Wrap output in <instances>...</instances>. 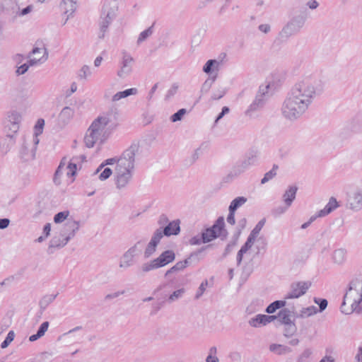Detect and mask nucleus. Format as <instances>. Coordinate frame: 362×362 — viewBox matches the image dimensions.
<instances>
[{
  "instance_id": "nucleus-1",
  "label": "nucleus",
  "mask_w": 362,
  "mask_h": 362,
  "mask_svg": "<svg viewBox=\"0 0 362 362\" xmlns=\"http://www.w3.org/2000/svg\"><path fill=\"white\" fill-rule=\"evenodd\" d=\"M139 142H133L119 156L105 160V163L114 165L113 177L115 185L122 189L130 182L135 166V157L139 151Z\"/></svg>"
},
{
  "instance_id": "nucleus-2",
  "label": "nucleus",
  "mask_w": 362,
  "mask_h": 362,
  "mask_svg": "<svg viewBox=\"0 0 362 362\" xmlns=\"http://www.w3.org/2000/svg\"><path fill=\"white\" fill-rule=\"evenodd\" d=\"M57 225L49 241V247H63L71 240L80 228V222L67 210L56 214L53 218Z\"/></svg>"
},
{
  "instance_id": "nucleus-3",
  "label": "nucleus",
  "mask_w": 362,
  "mask_h": 362,
  "mask_svg": "<svg viewBox=\"0 0 362 362\" xmlns=\"http://www.w3.org/2000/svg\"><path fill=\"white\" fill-rule=\"evenodd\" d=\"M325 83L313 78L311 75H304L290 90L308 107L315 98L324 90Z\"/></svg>"
},
{
  "instance_id": "nucleus-4",
  "label": "nucleus",
  "mask_w": 362,
  "mask_h": 362,
  "mask_svg": "<svg viewBox=\"0 0 362 362\" xmlns=\"http://www.w3.org/2000/svg\"><path fill=\"white\" fill-rule=\"evenodd\" d=\"M113 114L111 112H103L90 124L84 136V144L91 148L101 145L107 139L105 127L112 122Z\"/></svg>"
},
{
  "instance_id": "nucleus-5",
  "label": "nucleus",
  "mask_w": 362,
  "mask_h": 362,
  "mask_svg": "<svg viewBox=\"0 0 362 362\" xmlns=\"http://www.w3.org/2000/svg\"><path fill=\"white\" fill-rule=\"evenodd\" d=\"M83 155L64 157L60 162L54 175V182L59 185L67 186L75 180V175L78 168H81V163L85 160Z\"/></svg>"
},
{
  "instance_id": "nucleus-6",
  "label": "nucleus",
  "mask_w": 362,
  "mask_h": 362,
  "mask_svg": "<svg viewBox=\"0 0 362 362\" xmlns=\"http://www.w3.org/2000/svg\"><path fill=\"white\" fill-rule=\"evenodd\" d=\"M340 309L345 315L362 310V279H355L350 283Z\"/></svg>"
},
{
  "instance_id": "nucleus-7",
  "label": "nucleus",
  "mask_w": 362,
  "mask_h": 362,
  "mask_svg": "<svg viewBox=\"0 0 362 362\" xmlns=\"http://www.w3.org/2000/svg\"><path fill=\"white\" fill-rule=\"evenodd\" d=\"M308 108L290 91L282 103L281 112L285 119L294 121L300 118Z\"/></svg>"
},
{
  "instance_id": "nucleus-8",
  "label": "nucleus",
  "mask_w": 362,
  "mask_h": 362,
  "mask_svg": "<svg viewBox=\"0 0 362 362\" xmlns=\"http://www.w3.org/2000/svg\"><path fill=\"white\" fill-rule=\"evenodd\" d=\"M175 259V254L173 250H165L158 257L146 262L141 267L143 272H148L151 270L163 267Z\"/></svg>"
},
{
  "instance_id": "nucleus-9",
  "label": "nucleus",
  "mask_w": 362,
  "mask_h": 362,
  "mask_svg": "<svg viewBox=\"0 0 362 362\" xmlns=\"http://www.w3.org/2000/svg\"><path fill=\"white\" fill-rule=\"evenodd\" d=\"M255 243L247 239L245 243L242 246L237 255V262L240 264L242 262L249 263L259 253V250L255 245Z\"/></svg>"
},
{
  "instance_id": "nucleus-10",
  "label": "nucleus",
  "mask_w": 362,
  "mask_h": 362,
  "mask_svg": "<svg viewBox=\"0 0 362 362\" xmlns=\"http://www.w3.org/2000/svg\"><path fill=\"white\" fill-rule=\"evenodd\" d=\"M135 59L133 56L126 52H122L120 61V66L117 71V76L119 79H125L129 76L134 70Z\"/></svg>"
},
{
  "instance_id": "nucleus-11",
  "label": "nucleus",
  "mask_w": 362,
  "mask_h": 362,
  "mask_svg": "<svg viewBox=\"0 0 362 362\" xmlns=\"http://www.w3.org/2000/svg\"><path fill=\"white\" fill-rule=\"evenodd\" d=\"M282 84L280 76L272 74L267 77L264 81L260 85L259 92L265 96L273 94Z\"/></svg>"
},
{
  "instance_id": "nucleus-12",
  "label": "nucleus",
  "mask_w": 362,
  "mask_h": 362,
  "mask_svg": "<svg viewBox=\"0 0 362 362\" xmlns=\"http://www.w3.org/2000/svg\"><path fill=\"white\" fill-rule=\"evenodd\" d=\"M226 234L224 219L221 217L216 221L211 228L206 229L203 233L202 238L204 243H209L218 237L226 236Z\"/></svg>"
},
{
  "instance_id": "nucleus-13",
  "label": "nucleus",
  "mask_w": 362,
  "mask_h": 362,
  "mask_svg": "<svg viewBox=\"0 0 362 362\" xmlns=\"http://www.w3.org/2000/svg\"><path fill=\"white\" fill-rule=\"evenodd\" d=\"M226 234L224 219L221 217L216 221L211 228L206 229L203 233L202 238L204 243H209L218 237L226 236Z\"/></svg>"
},
{
  "instance_id": "nucleus-14",
  "label": "nucleus",
  "mask_w": 362,
  "mask_h": 362,
  "mask_svg": "<svg viewBox=\"0 0 362 362\" xmlns=\"http://www.w3.org/2000/svg\"><path fill=\"white\" fill-rule=\"evenodd\" d=\"M118 11V5L116 1H108L103 6L100 25L103 28H107L115 18Z\"/></svg>"
},
{
  "instance_id": "nucleus-15",
  "label": "nucleus",
  "mask_w": 362,
  "mask_h": 362,
  "mask_svg": "<svg viewBox=\"0 0 362 362\" xmlns=\"http://www.w3.org/2000/svg\"><path fill=\"white\" fill-rule=\"evenodd\" d=\"M310 286L311 284L309 281L293 282L291 284L289 291L284 296V299L287 301L291 299L299 298L307 293Z\"/></svg>"
},
{
  "instance_id": "nucleus-16",
  "label": "nucleus",
  "mask_w": 362,
  "mask_h": 362,
  "mask_svg": "<svg viewBox=\"0 0 362 362\" xmlns=\"http://www.w3.org/2000/svg\"><path fill=\"white\" fill-rule=\"evenodd\" d=\"M38 143V138H33L31 140L25 141L20 150V156L23 161L28 162L35 158Z\"/></svg>"
},
{
  "instance_id": "nucleus-17",
  "label": "nucleus",
  "mask_w": 362,
  "mask_h": 362,
  "mask_svg": "<svg viewBox=\"0 0 362 362\" xmlns=\"http://www.w3.org/2000/svg\"><path fill=\"white\" fill-rule=\"evenodd\" d=\"M22 121L21 113L13 111L9 113L5 125L6 134L13 135V137L18 132Z\"/></svg>"
},
{
  "instance_id": "nucleus-18",
  "label": "nucleus",
  "mask_w": 362,
  "mask_h": 362,
  "mask_svg": "<svg viewBox=\"0 0 362 362\" xmlns=\"http://www.w3.org/2000/svg\"><path fill=\"white\" fill-rule=\"evenodd\" d=\"M163 238V231L161 228L157 229L153 236L151 237L150 241L147 244L144 252V257L145 259H148L151 257L156 251L157 246L159 244L161 238Z\"/></svg>"
},
{
  "instance_id": "nucleus-19",
  "label": "nucleus",
  "mask_w": 362,
  "mask_h": 362,
  "mask_svg": "<svg viewBox=\"0 0 362 362\" xmlns=\"http://www.w3.org/2000/svg\"><path fill=\"white\" fill-rule=\"evenodd\" d=\"M75 117V109L70 106H64L57 115V124L60 127L69 124Z\"/></svg>"
},
{
  "instance_id": "nucleus-20",
  "label": "nucleus",
  "mask_w": 362,
  "mask_h": 362,
  "mask_svg": "<svg viewBox=\"0 0 362 362\" xmlns=\"http://www.w3.org/2000/svg\"><path fill=\"white\" fill-rule=\"evenodd\" d=\"M276 319V315H257L248 320V325L254 328H259L274 322Z\"/></svg>"
},
{
  "instance_id": "nucleus-21",
  "label": "nucleus",
  "mask_w": 362,
  "mask_h": 362,
  "mask_svg": "<svg viewBox=\"0 0 362 362\" xmlns=\"http://www.w3.org/2000/svg\"><path fill=\"white\" fill-rule=\"evenodd\" d=\"M47 60V50L45 47H35L28 57V63L30 66L42 64Z\"/></svg>"
},
{
  "instance_id": "nucleus-22",
  "label": "nucleus",
  "mask_w": 362,
  "mask_h": 362,
  "mask_svg": "<svg viewBox=\"0 0 362 362\" xmlns=\"http://www.w3.org/2000/svg\"><path fill=\"white\" fill-rule=\"evenodd\" d=\"M348 209L358 211L362 209V192L360 191H355L351 192L348 197L347 200Z\"/></svg>"
},
{
  "instance_id": "nucleus-23",
  "label": "nucleus",
  "mask_w": 362,
  "mask_h": 362,
  "mask_svg": "<svg viewBox=\"0 0 362 362\" xmlns=\"http://www.w3.org/2000/svg\"><path fill=\"white\" fill-rule=\"evenodd\" d=\"M105 160L101 163L98 168L94 171L93 175L100 181H105L113 175L112 170L107 167Z\"/></svg>"
},
{
  "instance_id": "nucleus-24",
  "label": "nucleus",
  "mask_w": 362,
  "mask_h": 362,
  "mask_svg": "<svg viewBox=\"0 0 362 362\" xmlns=\"http://www.w3.org/2000/svg\"><path fill=\"white\" fill-rule=\"evenodd\" d=\"M265 103V95L261 94L259 91L254 100L246 110L247 115L252 116V114L263 107Z\"/></svg>"
},
{
  "instance_id": "nucleus-25",
  "label": "nucleus",
  "mask_w": 362,
  "mask_h": 362,
  "mask_svg": "<svg viewBox=\"0 0 362 362\" xmlns=\"http://www.w3.org/2000/svg\"><path fill=\"white\" fill-rule=\"evenodd\" d=\"M139 90L136 88H131L124 90L115 93L110 99L112 103H117L119 100L127 98L129 96L136 95Z\"/></svg>"
},
{
  "instance_id": "nucleus-26",
  "label": "nucleus",
  "mask_w": 362,
  "mask_h": 362,
  "mask_svg": "<svg viewBox=\"0 0 362 362\" xmlns=\"http://www.w3.org/2000/svg\"><path fill=\"white\" fill-rule=\"evenodd\" d=\"M256 163V159L254 157H248L243 160L239 165L234 167L233 173L235 175H239L244 173L250 166L254 165Z\"/></svg>"
},
{
  "instance_id": "nucleus-27",
  "label": "nucleus",
  "mask_w": 362,
  "mask_h": 362,
  "mask_svg": "<svg viewBox=\"0 0 362 362\" xmlns=\"http://www.w3.org/2000/svg\"><path fill=\"white\" fill-rule=\"evenodd\" d=\"M60 7L66 16V21L72 16L76 9V2L75 0H63Z\"/></svg>"
},
{
  "instance_id": "nucleus-28",
  "label": "nucleus",
  "mask_w": 362,
  "mask_h": 362,
  "mask_svg": "<svg viewBox=\"0 0 362 362\" xmlns=\"http://www.w3.org/2000/svg\"><path fill=\"white\" fill-rule=\"evenodd\" d=\"M347 251L344 248L335 250L332 255V261L336 264L341 266L346 261Z\"/></svg>"
},
{
  "instance_id": "nucleus-29",
  "label": "nucleus",
  "mask_w": 362,
  "mask_h": 362,
  "mask_svg": "<svg viewBox=\"0 0 362 362\" xmlns=\"http://www.w3.org/2000/svg\"><path fill=\"white\" fill-rule=\"evenodd\" d=\"M269 349L271 352L279 356L288 354L291 352V349L287 346L279 344H272L269 345Z\"/></svg>"
},
{
  "instance_id": "nucleus-30",
  "label": "nucleus",
  "mask_w": 362,
  "mask_h": 362,
  "mask_svg": "<svg viewBox=\"0 0 362 362\" xmlns=\"http://www.w3.org/2000/svg\"><path fill=\"white\" fill-rule=\"evenodd\" d=\"M221 62L216 59L208 60L203 67V71L207 74L217 72L220 68Z\"/></svg>"
},
{
  "instance_id": "nucleus-31",
  "label": "nucleus",
  "mask_w": 362,
  "mask_h": 362,
  "mask_svg": "<svg viewBox=\"0 0 362 362\" xmlns=\"http://www.w3.org/2000/svg\"><path fill=\"white\" fill-rule=\"evenodd\" d=\"M14 144L13 135L6 134V137L0 141V151L2 153H7Z\"/></svg>"
},
{
  "instance_id": "nucleus-32",
  "label": "nucleus",
  "mask_w": 362,
  "mask_h": 362,
  "mask_svg": "<svg viewBox=\"0 0 362 362\" xmlns=\"http://www.w3.org/2000/svg\"><path fill=\"white\" fill-rule=\"evenodd\" d=\"M297 188L295 187H290L283 195V201L284 205L287 207H290L296 199Z\"/></svg>"
},
{
  "instance_id": "nucleus-33",
  "label": "nucleus",
  "mask_w": 362,
  "mask_h": 362,
  "mask_svg": "<svg viewBox=\"0 0 362 362\" xmlns=\"http://www.w3.org/2000/svg\"><path fill=\"white\" fill-rule=\"evenodd\" d=\"M180 221L178 220L170 222L163 231V235L170 236L177 235L180 232Z\"/></svg>"
},
{
  "instance_id": "nucleus-34",
  "label": "nucleus",
  "mask_w": 362,
  "mask_h": 362,
  "mask_svg": "<svg viewBox=\"0 0 362 362\" xmlns=\"http://www.w3.org/2000/svg\"><path fill=\"white\" fill-rule=\"evenodd\" d=\"M265 220L262 219L259 221L257 225L255 226V228L252 229L251 233H250L247 240L250 241H252L254 243H256L259 238L260 231L262 229L263 226H264Z\"/></svg>"
},
{
  "instance_id": "nucleus-35",
  "label": "nucleus",
  "mask_w": 362,
  "mask_h": 362,
  "mask_svg": "<svg viewBox=\"0 0 362 362\" xmlns=\"http://www.w3.org/2000/svg\"><path fill=\"white\" fill-rule=\"evenodd\" d=\"M134 263L133 258L127 252H125L120 258L119 267L122 269H127Z\"/></svg>"
},
{
  "instance_id": "nucleus-36",
  "label": "nucleus",
  "mask_w": 362,
  "mask_h": 362,
  "mask_svg": "<svg viewBox=\"0 0 362 362\" xmlns=\"http://www.w3.org/2000/svg\"><path fill=\"white\" fill-rule=\"evenodd\" d=\"M318 313V309L314 306L310 305L306 308H303L297 314V317L300 318H308Z\"/></svg>"
},
{
  "instance_id": "nucleus-37",
  "label": "nucleus",
  "mask_w": 362,
  "mask_h": 362,
  "mask_svg": "<svg viewBox=\"0 0 362 362\" xmlns=\"http://www.w3.org/2000/svg\"><path fill=\"white\" fill-rule=\"evenodd\" d=\"M189 264V258L183 261L177 262L173 267L168 269L165 275L168 276L170 274L178 272L185 269Z\"/></svg>"
},
{
  "instance_id": "nucleus-38",
  "label": "nucleus",
  "mask_w": 362,
  "mask_h": 362,
  "mask_svg": "<svg viewBox=\"0 0 362 362\" xmlns=\"http://www.w3.org/2000/svg\"><path fill=\"white\" fill-rule=\"evenodd\" d=\"M49 327V322H44L40 327L37 332L35 334L31 335L29 337L30 341H35L40 339V337H43L45 334V332L47 331Z\"/></svg>"
},
{
  "instance_id": "nucleus-39",
  "label": "nucleus",
  "mask_w": 362,
  "mask_h": 362,
  "mask_svg": "<svg viewBox=\"0 0 362 362\" xmlns=\"http://www.w3.org/2000/svg\"><path fill=\"white\" fill-rule=\"evenodd\" d=\"M143 243L141 241L136 242L133 246L129 247L126 252H127L133 258L135 259L142 251Z\"/></svg>"
},
{
  "instance_id": "nucleus-40",
  "label": "nucleus",
  "mask_w": 362,
  "mask_h": 362,
  "mask_svg": "<svg viewBox=\"0 0 362 362\" xmlns=\"http://www.w3.org/2000/svg\"><path fill=\"white\" fill-rule=\"evenodd\" d=\"M286 305V301L284 299L282 300H276L271 303L266 309L267 313L272 314L276 312V310L284 307Z\"/></svg>"
},
{
  "instance_id": "nucleus-41",
  "label": "nucleus",
  "mask_w": 362,
  "mask_h": 362,
  "mask_svg": "<svg viewBox=\"0 0 362 362\" xmlns=\"http://www.w3.org/2000/svg\"><path fill=\"white\" fill-rule=\"evenodd\" d=\"M247 202V199L244 197H238L234 199L230 206L229 211H235V210L245 204Z\"/></svg>"
},
{
  "instance_id": "nucleus-42",
  "label": "nucleus",
  "mask_w": 362,
  "mask_h": 362,
  "mask_svg": "<svg viewBox=\"0 0 362 362\" xmlns=\"http://www.w3.org/2000/svg\"><path fill=\"white\" fill-rule=\"evenodd\" d=\"M185 293V289L184 288H179L175 291H173L168 297V301L169 303H173L180 298H181Z\"/></svg>"
},
{
  "instance_id": "nucleus-43",
  "label": "nucleus",
  "mask_w": 362,
  "mask_h": 362,
  "mask_svg": "<svg viewBox=\"0 0 362 362\" xmlns=\"http://www.w3.org/2000/svg\"><path fill=\"white\" fill-rule=\"evenodd\" d=\"M279 320L284 324H289L291 322L290 311L287 309H284L279 311L278 316Z\"/></svg>"
},
{
  "instance_id": "nucleus-44",
  "label": "nucleus",
  "mask_w": 362,
  "mask_h": 362,
  "mask_svg": "<svg viewBox=\"0 0 362 362\" xmlns=\"http://www.w3.org/2000/svg\"><path fill=\"white\" fill-rule=\"evenodd\" d=\"M44 126L45 120L43 119H39L34 127L33 138H38V136L42 133Z\"/></svg>"
},
{
  "instance_id": "nucleus-45",
  "label": "nucleus",
  "mask_w": 362,
  "mask_h": 362,
  "mask_svg": "<svg viewBox=\"0 0 362 362\" xmlns=\"http://www.w3.org/2000/svg\"><path fill=\"white\" fill-rule=\"evenodd\" d=\"M186 113H187L186 109H184V108L180 109L177 112L172 115L170 116V119L172 122H177L181 121L183 119V117H185V115H186Z\"/></svg>"
},
{
  "instance_id": "nucleus-46",
  "label": "nucleus",
  "mask_w": 362,
  "mask_h": 362,
  "mask_svg": "<svg viewBox=\"0 0 362 362\" xmlns=\"http://www.w3.org/2000/svg\"><path fill=\"white\" fill-rule=\"evenodd\" d=\"M152 33L151 28H148V29L142 31L138 37L137 42L139 44L143 42L152 35Z\"/></svg>"
},
{
  "instance_id": "nucleus-47",
  "label": "nucleus",
  "mask_w": 362,
  "mask_h": 362,
  "mask_svg": "<svg viewBox=\"0 0 362 362\" xmlns=\"http://www.w3.org/2000/svg\"><path fill=\"white\" fill-rule=\"evenodd\" d=\"M15 337V333L13 331H10L5 340L1 343V349H6L7 348L9 344L13 341Z\"/></svg>"
},
{
  "instance_id": "nucleus-48",
  "label": "nucleus",
  "mask_w": 362,
  "mask_h": 362,
  "mask_svg": "<svg viewBox=\"0 0 362 362\" xmlns=\"http://www.w3.org/2000/svg\"><path fill=\"white\" fill-rule=\"evenodd\" d=\"M91 74L92 72L90 68L88 66L84 65L81 67L79 75L81 78L87 79L91 76Z\"/></svg>"
},
{
  "instance_id": "nucleus-49",
  "label": "nucleus",
  "mask_w": 362,
  "mask_h": 362,
  "mask_svg": "<svg viewBox=\"0 0 362 362\" xmlns=\"http://www.w3.org/2000/svg\"><path fill=\"white\" fill-rule=\"evenodd\" d=\"M314 302L319 305L318 312L324 311L327 307V300L326 299H319L317 298H314Z\"/></svg>"
},
{
  "instance_id": "nucleus-50",
  "label": "nucleus",
  "mask_w": 362,
  "mask_h": 362,
  "mask_svg": "<svg viewBox=\"0 0 362 362\" xmlns=\"http://www.w3.org/2000/svg\"><path fill=\"white\" fill-rule=\"evenodd\" d=\"M276 170L274 169L271 170L264 175V177L261 180V183L265 184L266 182L273 179L276 176Z\"/></svg>"
},
{
  "instance_id": "nucleus-51",
  "label": "nucleus",
  "mask_w": 362,
  "mask_h": 362,
  "mask_svg": "<svg viewBox=\"0 0 362 362\" xmlns=\"http://www.w3.org/2000/svg\"><path fill=\"white\" fill-rule=\"evenodd\" d=\"M325 206L329 209V211L331 213L332 211H334L339 206V204L337 199L334 197H331Z\"/></svg>"
},
{
  "instance_id": "nucleus-52",
  "label": "nucleus",
  "mask_w": 362,
  "mask_h": 362,
  "mask_svg": "<svg viewBox=\"0 0 362 362\" xmlns=\"http://www.w3.org/2000/svg\"><path fill=\"white\" fill-rule=\"evenodd\" d=\"M259 32L264 34H268L271 31V25L269 23H262L258 26Z\"/></svg>"
},
{
  "instance_id": "nucleus-53",
  "label": "nucleus",
  "mask_w": 362,
  "mask_h": 362,
  "mask_svg": "<svg viewBox=\"0 0 362 362\" xmlns=\"http://www.w3.org/2000/svg\"><path fill=\"white\" fill-rule=\"evenodd\" d=\"M30 66H31L30 65V64L28 62L25 63L18 67L16 72L18 75L24 74L28 71V69Z\"/></svg>"
},
{
  "instance_id": "nucleus-54",
  "label": "nucleus",
  "mask_w": 362,
  "mask_h": 362,
  "mask_svg": "<svg viewBox=\"0 0 362 362\" xmlns=\"http://www.w3.org/2000/svg\"><path fill=\"white\" fill-rule=\"evenodd\" d=\"M208 285V282L207 281H203L199 288H198V291H197V295H196V297L198 298H199L205 291L206 290V288Z\"/></svg>"
},
{
  "instance_id": "nucleus-55",
  "label": "nucleus",
  "mask_w": 362,
  "mask_h": 362,
  "mask_svg": "<svg viewBox=\"0 0 362 362\" xmlns=\"http://www.w3.org/2000/svg\"><path fill=\"white\" fill-rule=\"evenodd\" d=\"M225 93H226V90L224 88H219L214 93L212 98L214 100L220 99L225 95Z\"/></svg>"
},
{
  "instance_id": "nucleus-56",
  "label": "nucleus",
  "mask_w": 362,
  "mask_h": 362,
  "mask_svg": "<svg viewBox=\"0 0 362 362\" xmlns=\"http://www.w3.org/2000/svg\"><path fill=\"white\" fill-rule=\"evenodd\" d=\"M78 89V85L76 82L71 83L69 88L66 90V94L67 96H71L73 93L76 92Z\"/></svg>"
},
{
  "instance_id": "nucleus-57",
  "label": "nucleus",
  "mask_w": 362,
  "mask_h": 362,
  "mask_svg": "<svg viewBox=\"0 0 362 362\" xmlns=\"http://www.w3.org/2000/svg\"><path fill=\"white\" fill-rule=\"evenodd\" d=\"M306 6L311 10H315L319 6V3L317 0H309L306 3Z\"/></svg>"
},
{
  "instance_id": "nucleus-58",
  "label": "nucleus",
  "mask_w": 362,
  "mask_h": 362,
  "mask_svg": "<svg viewBox=\"0 0 362 362\" xmlns=\"http://www.w3.org/2000/svg\"><path fill=\"white\" fill-rule=\"evenodd\" d=\"M51 223H46L43 228V235L47 238L51 233Z\"/></svg>"
},
{
  "instance_id": "nucleus-59",
  "label": "nucleus",
  "mask_w": 362,
  "mask_h": 362,
  "mask_svg": "<svg viewBox=\"0 0 362 362\" xmlns=\"http://www.w3.org/2000/svg\"><path fill=\"white\" fill-rule=\"evenodd\" d=\"M329 213H330V211H329V209L326 206H325L324 209L319 211L317 212V214L316 215H315L314 216H317V218L323 217V216L328 215Z\"/></svg>"
},
{
  "instance_id": "nucleus-60",
  "label": "nucleus",
  "mask_w": 362,
  "mask_h": 362,
  "mask_svg": "<svg viewBox=\"0 0 362 362\" xmlns=\"http://www.w3.org/2000/svg\"><path fill=\"white\" fill-rule=\"evenodd\" d=\"M10 223L8 218H0V229L6 228Z\"/></svg>"
},
{
  "instance_id": "nucleus-61",
  "label": "nucleus",
  "mask_w": 362,
  "mask_h": 362,
  "mask_svg": "<svg viewBox=\"0 0 362 362\" xmlns=\"http://www.w3.org/2000/svg\"><path fill=\"white\" fill-rule=\"evenodd\" d=\"M235 211H229V214L227 217V221L230 225L235 224Z\"/></svg>"
},
{
  "instance_id": "nucleus-62",
  "label": "nucleus",
  "mask_w": 362,
  "mask_h": 362,
  "mask_svg": "<svg viewBox=\"0 0 362 362\" xmlns=\"http://www.w3.org/2000/svg\"><path fill=\"white\" fill-rule=\"evenodd\" d=\"M293 27H294L293 23H288L284 29V32L286 33L291 34V31H292Z\"/></svg>"
},
{
  "instance_id": "nucleus-63",
  "label": "nucleus",
  "mask_w": 362,
  "mask_h": 362,
  "mask_svg": "<svg viewBox=\"0 0 362 362\" xmlns=\"http://www.w3.org/2000/svg\"><path fill=\"white\" fill-rule=\"evenodd\" d=\"M206 362H218V359L216 356L209 355L207 356Z\"/></svg>"
},
{
  "instance_id": "nucleus-64",
  "label": "nucleus",
  "mask_w": 362,
  "mask_h": 362,
  "mask_svg": "<svg viewBox=\"0 0 362 362\" xmlns=\"http://www.w3.org/2000/svg\"><path fill=\"white\" fill-rule=\"evenodd\" d=\"M355 360L356 362H362V349L356 355Z\"/></svg>"
}]
</instances>
